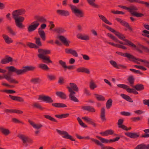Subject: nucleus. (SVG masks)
Masks as SVG:
<instances>
[{"label":"nucleus","instance_id":"1","mask_svg":"<svg viewBox=\"0 0 149 149\" xmlns=\"http://www.w3.org/2000/svg\"><path fill=\"white\" fill-rule=\"evenodd\" d=\"M26 12L25 10L23 9H21L14 11L12 13L13 17L15 21V24L16 26L20 29H23L25 26L22 24L24 20V17L19 16L24 14Z\"/></svg>","mask_w":149,"mask_h":149},{"label":"nucleus","instance_id":"2","mask_svg":"<svg viewBox=\"0 0 149 149\" xmlns=\"http://www.w3.org/2000/svg\"><path fill=\"white\" fill-rule=\"evenodd\" d=\"M6 68L8 70V72H15L17 75H21L24 74L26 72L28 71H33L36 68L35 66H27L23 68V69H17L15 68L14 66H11L6 67Z\"/></svg>","mask_w":149,"mask_h":149},{"label":"nucleus","instance_id":"3","mask_svg":"<svg viewBox=\"0 0 149 149\" xmlns=\"http://www.w3.org/2000/svg\"><path fill=\"white\" fill-rule=\"evenodd\" d=\"M70 7L72 12L76 16L79 18L84 17V14L82 10L77 8L75 6L72 5H70Z\"/></svg>","mask_w":149,"mask_h":149},{"label":"nucleus","instance_id":"4","mask_svg":"<svg viewBox=\"0 0 149 149\" xmlns=\"http://www.w3.org/2000/svg\"><path fill=\"white\" fill-rule=\"evenodd\" d=\"M17 136L22 141L23 145L25 146H28L27 143L31 144L33 143V141L31 139L24 135L19 134Z\"/></svg>","mask_w":149,"mask_h":149},{"label":"nucleus","instance_id":"5","mask_svg":"<svg viewBox=\"0 0 149 149\" xmlns=\"http://www.w3.org/2000/svg\"><path fill=\"white\" fill-rule=\"evenodd\" d=\"M56 131L61 135H64L62 137L64 138L68 139L72 141H75V139L72 138V137L68 133L64 131H61L58 129H56Z\"/></svg>","mask_w":149,"mask_h":149},{"label":"nucleus","instance_id":"6","mask_svg":"<svg viewBox=\"0 0 149 149\" xmlns=\"http://www.w3.org/2000/svg\"><path fill=\"white\" fill-rule=\"evenodd\" d=\"M39 23L37 21H35L32 22L31 25H29L28 27V31L29 32H31L35 31L37 29Z\"/></svg>","mask_w":149,"mask_h":149},{"label":"nucleus","instance_id":"7","mask_svg":"<svg viewBox=\"0 0 149 149\" xmlns=\"http://www.w3.org/2000/svg\"><path fill=\"white\" fill-rule=\"evenodd\" d=\"M42 60V61L44 63L49 64L52 63V61L50 60V57L48 56L42 55L40 54L39 56H38Z\"/></svg>","mask_w":149,"mask_h":149},{"label":"nucleus","instance_id":"8","mask_svg":"<svg viewBox=\"0 0 149 149\" xmlns=\"http://www.w3.org/2000/svg\"><path fill=\"white\" fill-rule=\"evenodd\" d=\"M38 99L39 100H42L43 102L47 103H51L54 102L53 100L51 97L45 95L42 96L41 95H40Z\"/></svg>","mask_w":149,"mask_h":149},{"label":"nucleus","instance_id":"9","mask_svg":"<svg viewBox=\"0 0 149 149\" xmlns=\"http://www.w3.org/2000/svg\"><path fill=\"white\" fill-rule=\"evenodd\" d=\"M116 53L118 55H120L125 57H126L129 58V59L130 60L131 59L136 60L137 58H135L133 56L131 55L129 53H125L124 54L122 52H116Z\"/></svg>","mask_w":149,"mask_h":149},{"label":"nucleus","instance_id":"10","mask_svg":"<svg viewBox=\"0 0 149 149\" xmlns=\"http://www.w3.org/2000/svg\"><path fill=\"white\" fill-rule=\"evenodd\" d=\"M125 134L128 137L133 139H137L139 136V133L127 132H125Z\"/></svg>","mask_w":149,"mask_h":149},{"label":"nucleus","instance_id":"11","mask_svg":"<svg viewBox=\"0 0 149 149\" xmlns=\"http://www.w3.org/2000/svg\"><path fill=\"white\" fill-rule=\"evenodd\" d=\"M65 52L67 54H70L75 57L78 56V54L76 51L72 48H66Z\"/></svg>","mask_w":149,"mask_h":149},{"label":"nucleus","instance_id":"12","mask_svg":"<svg viewBox=\"0 0 149 149\" xmlns=\"http://www.w3.org/2000/svg\"><path fill=\"white\" fill-rule=\"evenodd\" d=\"M56 13L59 15L67 17L70 15L68 11L63 10H56Z\"/></svg>","mask_w":149,"mask_h":149},{"label":"nucleus","instance_id":"13","mask_svg":"<svg viewBox=\"0 0 149 149\" xmlns=\"http://www.w3.org/2000/svg\"><path fill=\"white\" fill-rule=\"evenodd\" d=\"M125 42H124L121 41H119L117 42L121 45H125L132 47H136V45L132 42L131 41L127 40V41H124Z\"/></svg>","mask_w":149,"mask_h":149},{"label":"nucleus","instance_id":"14","mask_svg":"<svg viewBox=\"0 0 149 149\" xmlns=\"http://www.w3.org/2000/svg\"><path fill=\"white\" fill-rule=\"evenodd\" d=\"M6 58L2 59L1 61V63L2 64H5L8 63L13 61V58L8 55L6 56Z\"/></svg>","mask_w":149,"mask_h":149},{"label":"nucleus","instance_id":"15","mask_svg":"<svg viewBox=\"0 0 149 149\" xmlns=\"http://www.w3.org/2000/svg\"><path fill=\"white\" fill-rule=\"evenodd\" d=\"M38 52L39 54L38 55V56H39L40 55L42 54V55H45L47 54H49L51 53L50 50L47 49H39L38 50Z\"/></svg>","mask_w":149,"mask_h":149},{"label":"nucleus","instance_id":"16","mask_svg":"<svg viewBox=\"0 0 149 149\" xmlns=\"http://www.w3.org/2000/svg\"><path fill=\"white\" fill-rule=\"evenodd\" d=\"M9 97L12 100L20 102H23L24 101V99L22 97L17 96L9 95Z\"/></svg>","mask_w":149,"mask_h":149},{"label":"nucleus","instance_id":"17","mask_svg":"<svg viewBox=\"0 0 149 149\" xmlns=\"http://www.w3.org/2000/svg\"><path fill=\"white\" fill-rule=\"evenodd\" d=\"M93 141L95 142V143L98 146H99L102 148L101 149H115L114 148L109 146H104V145L100 142L99 140H94Z\"/></svg>","mask_w":149,"mask_h":149},{"label":"nucleus","instance_id":"18","mask_svg":"<svg viewBox=\"0 0 149 149\" xmlns=\"http://www.w3.org/2000/svg\"><path fill=\"white\" fill-rule=\"evenodd\" d=\"M70 86H68L67 87V88L68 89V91L69 90V88H70L76 92H78L79 91V88L75 83H70Z\"/></svg>","mask_w":149,"mask_h":149},{"label":"nucleus","instance_id":"19","mask_svg":"<svg viewBox=\"0 0 149 149\" xmlns=\"http://www.w3.org/2000/svg\"><path fill=\"white\" fill-rule=\"evenodd\" d=\"M38 33L42 40L45 41L46 40V35L44 31L39 28L38 30Z\"/></svg>","mask_w":149,"mask_h":149},{"label":"nucleus","instance_id":"20","mask_svg":"<svg viewBox=\"0 0 149 149\" xmlns=\"http://www.w3.org/2000/svg\"><path fill=\"white\" fill-rule=\"evenodd\" d=\"M2 37L6 43L9 44L13 42V40L11 38H9L8 36L3 34L2 35Z\"/></svg>","mask_w":149,"mask_h":149},{"label":"nucleus","instance_id":"21","mask_svg":"<svg viewBox=\"0 0 149 149\" xmlns=\"http://www.w3.org/2000/svg\"><path fill=\"white\" fill-rule=\"evenodd\" d=\"M0 131L5 136H7L10 133V132L8 129L5 128L1 127H0Z\"/></svg>","mask_w":149,"mask_h":149},{"label":"nucleus","instance_id":"22","mask_svg":"<svg viewBox=\"0 0 149 149\" xmlns=\"http://www.w3.org/2000/svg\"><path fill=\"white\" fill-rule=\"evenodd\" d=\"M58 38L65 45L67 46H68L69 45L68 42H70V41L68 42L65 37L62 36H59Z\"/></svg>","mask_w":149,"mask_h":149},{"label":"nucleus","instance_id":"23","mask_svg":"<svg viewBox=\"0 0 149 149\" xmlns=\"http://www.w3.org/2000/svg\"><path fill=\"white\" fill-rule=\"evenodd\" d=\"M134 149H149V144L141 143L137 145Z\"/></svg>","mask_w":149,"mask_h":149},{"label":"nucleus","instance_id":"24","mask_svg":"<svg viewBox=\"0 0 149 149\" xmlns=\"http://www.w3.org/2000/svg\"><path fill=\"white\" fill-rule=\"evenodd\" d=\"M34 18L37 19L36 21H37L38 22H40L42 23H45L47 21L46 19L42 16L36 15L34 16Z\"/></svg>","mask_w":149,"mask_h":149},{"label":"nucleus","instance_id":"25","mask_svg":"<svg viewBox=\"0 0 149 149\" xmlns=\"http://www.w3.org/2000/svg\"><path fill=\"white\" fill-rule=\"evenodd\" d=\"M77 38L79 39L84 40H88L89 37L87 35H83L81 33H79L77 35Z\"/></svg>","mask_w":149,"mask_h":149},{"label":"nucleus","instance_id":"26","mask_svg":"<svg viewBox=\"0 0 149 149\" xmlns=\"http://www.w3.org/2000/svg\"><path fill=\"white\" fill-rule=\"evenodd\" d=\"M77 71L78 72H84L87 74L90 73L89 70L84 67H80L77 69Z\"/></svg>","mask_w":149,"mask_h":149},{"label":"nucleus","instance_id":"27","mask_svg":"<svg viewBox=\"0 0 149 149\" xmlns=\"http://www.w3.org/2000/svg\"><path fill=\"white\" fill-rule=\"evenodd\" d=\"M100 117L102 122L106 121V119L105 117V109L103 107L101 109Z\"/></svg>","mask_w":149,"mask_h":149},{"label":"nucleus","instance_id":"28","mask_svg":"<svg viewBox=\"0 0 149 149\" xmlns=\"http://www.w3.org/2000/svg\"><path fill=\"white\" fill-rule=\"evenodd\" d=\"M52 105L55 107L64 108L67 107V105L64 104L60 103H56L52 104Z\"/></svg>","mask_w":149,"mask_h":149},{"label":"nucleus","instance_id":"29","mask_svg":"<svg viewBox=\"0 0 149 149\" xmlns=\"http://www.w3.org/2000/svg\"><path fill=\"white\" fill-rule=\"evenodd\" d=\"M56 95L62 99H66L67 97L66 94L63 92L61 91H58L56 93Z\"/></svg>","mask_w":149,"mask_h":149},{"label":"nucleus","instance_id":"30","mask_svg":"<svg viewBox=\"0 0 149 149\" xmlns=\"http://www.w3.org/2000/svg\"><path fill=\"white\" fill-rule=\"evenodd\" d=\"M82 108L84 110L90 112H93L95 111V110L93 107L89 106L83 107Z\"/></svg>","mask_w":149,"mask_h":149},{"label":"nucleus","instance_id":"31","mask_svg":"<svg viewBox=\"0 0 149 149\" xmlns=\"http://www.w3.org/2000/svg\"><path fill=\"white\" fill-rule=\"evenodd\" d=\"M133 88H135L137 91H140L143 90L144 89V85L142 84H138L134 86Z\"/></svg>","mask_w":149,"mask_h":149},{"label":"nucleus","instance_id":"32","mask_svg":"<svg viewBox=\"0 0 149 149\" xmlns=\"http://www.w3.org/2000/svg\"><path fill=\"white\" fill-rule=\"evenodd\" d=\"M116 35L117 36L119 39L123 41H127L128 39H125V37L124 35L118 31L116 32Z\"/></svg>","mask_w":149,"mask_h":149},{"label":"nucleus","instance_id":"33","mask_svg":"<svg viewBox=\"0 0 149 149\" xmlns=\"http://www.w3.org/2000/svg\"><path fill=\"white\" fill-rule=\"evenodd\" d=\"M138 10V8L135 6H130L129 7H128L127 10L132 15V13L133 12H136V11H137Z\"/></svg>","mask_w":149,"mask_h":149},{"label":"nucleus","instance_id":"34","mask_svg":"<svg viewBox=\"0 0 149 149\" xmlns=\"http://www.w3.org/2000/svg\"><path fill=\"white\" fill-rule=\"evenodd\" d=\"M120 96L123 98L128 102H133L132 99L130 96L124 94H121L120 95Z\"/></svg>","mask_w":149,"mask_h":149},{"label":"nucleus","instance_id":"35","mask_svg":"<svg viewBox=\"0 0 149 149\" xmlns=\"http://www.w3.org/2000/svg\"><path fill=\"white\" fill-rule=\"evenodd\" d=\"M38 67L39 68L44 70L47 71L49 69L47 65L45 64H39Z\"/></svg>","mask_w":149,"mask_h":149},{"label":"nucleus","instance_id":"36","mask_svg":"<svg viewBox=\"0 0 149 149\" xmlns=\"http://www.w3.org/2000/svg\"><path fill=\"white\" fill-rule=\"evenodd\" d=\"M88 3L91 6L95 8H98L99 7L96 4L95 2V0H86Z\"/></svg>","mask_w":149,"mask_h":149},{"label":"nucleus","instance_id":"37","mask_svg":"<svg viewBox=\"0 0 149 149\" xmlns=\"http://www.w3.org/2000/svg\"><path fill=\"white\" fill-rule=\"evenodd\" d=\"M127 80L130 83V86L133 87L134 82V79L133 76H129L127 79Z\"/></svg>","mask_w":149,"mask_h":149},{"label":"nucleus","instance_id":"38","mask_svg":"<svg viewBox=\"0 0 149 149\" xmlns=\"http://www.w3.org/2000/svg\"><path fill=\"white\" fill-rule=\"evenodd\" d=\"M99 17L105 23L109 25H111L112 23L109 22L107 18L104 16L101 15H98Z\"/></svg>","mask_w":149,"mask_h":149},{"label":"nucleus","instance_id":"39","mask_svg":"<svg viewBox=\"0 0 149 149\" xmlns=\"http://www.w3.org/2000/svg\"><path fill=\"white\" fill-rule=\"evenodd\" d=\"M41 81V80L39 77L33 78L31 79L30 80L31 82L35 84L40 83Z\"/></svg>","mask_w":149,"mask_h":149},{"label":"nucleus","instance_id":"40","mask_svg":"<svg viewBox=\"0 0 149 149\" xmlns=\"http://www.w3.org/2000/svg\"><path fill=\"white\" fill-rule=\"evenodd\" d=\"M94 95L98 101H104L105 100L104 97L102 95H99L97 94H95Z\"/></svg>","mask_w":149,"mask_h":149},{"label":"nucleus","instance_id":"41","mask_svg":"<svg viewBox=\"0 0 149 149\" xmlns=\"http://www.w3.org/2000/svg\"><path fill=\"white\" fill-rule=\"evenodd\" d=\"M69 115L68 113L62 114H56L55 116L58 118H63L68 117Z\"/></svg>","mask_w":149,"mask_h":149},{"label":"nucleus","instance_id":"42","mask_svg":"<svg viewBox=\"0 0 149 149\" xmlns=\"http://www.w3.org/2000/svg\"><path fill=\"white\" fill-rule=\"evenodd\" d=\"M82 119L85 120L86 122L89 124L92 125L94 121H93L91 119L86 117H82Z\"/></svg>","mask_w":149,"mask_h":149},{"label":"nucleus","instance_id":"43","mask_svg":"<svg viewBox=\"0 0 149 149\" xmlns=\"http://www.w3.org/2000/svg\"><path fill=\"white\" fill-rule=\"evenodd\" d=\"M122 25L127 27L130 31H132V29L130 27L129 24L125 21H123L121 24Z\"/></svg>","mask_w":149,"mask_h":149},{"label":"nucleus","instance_id":"44","mask_svg":"<svg viewBox=\"0 0 149 149\" xmlns=\"http://www.w3.org/2000/svg\"><path fill=\"white\" fill-rule=\"evenodd\" d=\"M112 100L111 99H109L107 101L106 103V107L107 109H109L112 106Z\"/></svg>","mask_w":149,"mask_h":149},{"label":"nucleus","instance_id":"45","mask_svg":"<svg viewBox=\"0 0 149 149\" xmlns=\"http://www.w3.org/2000/svg\"><path fill=\"white\" fill-rule=\"evenodd\" d=\"M34 39L35 40V43L37 45H36L39 47H41L42 46V43L40 41V38H37L35 37Z\"/></svg>","mask_w":149,"mask_h":149},{"label":"nucleus","instance_id":"46","mask_svg":"<svg viewBox=\"0 0 149 149\" xmlns=\"http://www.w3.org/2000/svg\"><path fill=\"white\" fill-rule=\"evenodd\" d=\"M27 45L29 47L31 48L38 49L39 48L38 46L36 44L31 42H28L27 43Z\"/></svg>","mask_w":149,"mask_h":149},{"label":"nucleus","instance_id":"47","mask_svg":"<svg viewBox=\"0 0 149 149\" xmlns=\"http://www.w3.org/2000/svg\"><path fill=\"white\" fill-rule=\"evenodd\" d=\"M43 116L45 118L48 119H49L51 121L56 123H57L58 122L56 120L55 118H54L53 117H52L49 115H44Z\"/></svg>","mask_w":149,"mask_h":149},{"label":"nucleus","instance_id":"48","mask_svg":"<svg viewBox=\"0 0 149 149\" xmlns=\"http://www.w3.org/2000/svg\"><path fill=\"white\" fill-rule=\"evenodd\" d=\"M123 122L124 120L123 119L121 118L119 119L117 123L118 126L119 128H121L122 129L123 128V127H122L125 125H122Z\"/></svg>","mask_w":149,"mask_h":149},{"label":"nucleus","instance_id":"49","mask_svg":"<svg viewBox=\"0 0 149 149\" xmlns=\"http://www.w3.org/2000/svg\"><path fill=\"white\" fill-rule=\"evenodd\" d=\"M0 92H5L8 94H13L16 93V91H15L10 89L1 90H0Z\"/></svg>","mask_w":149,"mask_h":149},{"label":"nucleus","instance_id":"50","mask_svg":"<svg viewBox=\"0 0 149 149\" xmlns=\"http://www.w3.org/2000/svg\"><path fill=\"white\" fill-rule=\"evenodd\" d=\"M54 31L59 33H63L65 31L63 28L61 27L55 28L54 29Z\"/></svg>","mask_w":149,"mask_h":149},{"label":"nucleus","instance_id":"51","mask_svg":"<svg viewBox=\"0 0 149 149\" xmlns=\"http://www.w3.org/2000/svg\"><path fill=\"white\" fill-rule=\"evenodd\" d=\"M47 77L50 81H53L56 79V77L55 75L48 74L47 75Z\"/></svg>","mask_w":149,"mask_h":149},{"label":"nucleus","instance_id":"52","mask_svg":"<svg viewBox=\"0 0 149 149\" xmlns=\"http://www.w3.org/2000/svg\"><path fill=\"white\" fill-rule=\"evenodd\" d=\"M6 29L8 31V32L10 33L12 36H15V32L13 31L11 27L9 26H7Z\"/></svg>","mask_w":149,"mask_h":149},{"label":"nucleus","instance_id":"53","mask_svg":"<svg viewBox=\"0 0 149 149\" xmlns=\"http://www.w3.org/2000/svg\"><path fill=\"white\" fill-rule=\"evenodd\" d=\"M132 15L138 17H141L144 16L143 14L141 13H138L137 12L133 13H132Z\"/></svg>","mask_w":149,"mask_h":149},{"label":"nucleus","instance_id":"54","mask_svg":"<svg viewBox=\"0 0 149 149\" xmlns=\"http://www.w3.org/2000/svg\"><path fill=\"white\" fill-rule=\"evenodd\" d=\"M69 97L71 101L77 102H79V100L74 95H69Z\"/></svg>","mask_w":149,"mask_h":149},{"label":"nucleus","instance_id":"55","mask_svg":"<svg viewBox=\"0 0 149 149\" xmlns=\"http://www.w3.org/2000/svg\"><path fill=\"white\" fill-rule=\"evenodd\" d=\"M58 63L59 64H60L64 69V71H65V68L67 66L66 65L65 62L61 60H60L59 61Z\"/></svg>","mask_w":149,"mask_h":149},{"label":"nucleus","instance_id":"56","mask_svg":"<svg viewBox=\"0 0 149 149\" xmlns=\"http://www.w3.org/2000/svg\"><path fill=\"white\" fill-rule=\"evenodd\" d=\"M12 120L13 123H20L22 125L24 124V122L19 120L15 118H12Z\"/></svg>","mask_w":149,"mask_h":149},{"label":"nucleus","instance_id":"57","mask_svg":"<svg viewBox=\"0 0 149 149\" xmlns=\"http://www.w3.org/2000/svg\"><path fill=\"white\" fill-rule=\"evenodd\" d=\"M33 107L38 108L41 110H42L44 109L41 106V105L37 103H34L33 105Z\"/></svg>","mask_w":149,"mask_h":149},{"label":"nucleus","instance_id":"58","mask_svg":"<svg viewBox=\"0 0 149 149\" xmlns=\"http://www.w3.org/2000/svg\"><path fill=\"white\" fill-rule=\"evenodd\" d=\"M107 36L116 42H117L118 41V39L111 34L108 33Z\"/></svg>","mask_w":149,"mask_h":149},{"label":"nucleus","instance_id":"59","mask_svg":"<svg viewBox=\"0 0 149 149\" xmlns=\"http://www.w3.org/2000/svg\"><path fill=\"white\" fill-rule=\"evenodd\" d=\"M97 87V85L93 81L90 82V88L91 89L94 90L95 88Z\"/></svg>","mask_w":149,"mask_h":149},{"label":"nucleus","instance_id":"60","mask_svg":"<svg viewBox=\"0 0 149 149\" xmlns=\"http://www.w3.org/2000/svg\"><path fill=\"white\" fill-rule=\"evenodd\" d=\"M58 83L60 85H63L65 83L64 79L62 77H60L59 78Z\"/></svg>","mask_w":149,"mask_h":149},{"label":"nucleus","instance_id":"61","mask_svg":"<svg viewBox=\"0 0 149 149\" xmlns=\"http://www.w3.org/2000/svg\"><path fill=\"white\" fill-rule=\"evenodd\" d=\"M106 27L107 29L108 30H109L110 31L113 33L115 35H116V32H118L117 31H116L114 29L111 28V27H110L109 26H106Z\"/></svg>","mask_w":149,"mask_h":149},{"label":"nucleus","instance_id":"62","mask_svg":"<svg viewBox=\"0 0 149 149\" xmlns=\"http://www.w3.org/2000/svg\"><path fill=\"white\" fill-rule=\"evenodd\" d=\"M110 63L114 67L117 69V68H118V65H117V64L116 62L114 61L113 60L110 61Z\"/></svg>","mask_w":149,"mask_h":149},{"label":"nucleus","instance_id":"63","mask_svg":"<svg viewBox=\"0 0 149 149\" xmlns=\"http://www.w3.org/2000/svg\"><path fill=\"white\" fill-rule=\"evenodd\" d=\"M117 86L119 88H123L125 90L127 88L129 87L128 86L124 84H119L117 85Z\"/></svg>","mask_w":149,"mask_h":149},{"label":"nucleus","instance_id":"64","mask_svg":"<svg viewBox=\"0 0 149 149\" xmlns=\"http://www.w3.org/2000/svg\"><path fill=\"white\" fill-rule=\"evenodd\" d=\"M84 94H86L87 96H89L91 95L89 91L86 88H84Z\"/></svg>","mask_w":149,"mask_h":149}]
</instances>
